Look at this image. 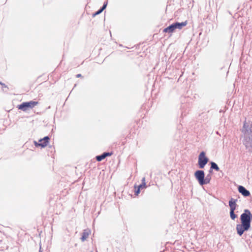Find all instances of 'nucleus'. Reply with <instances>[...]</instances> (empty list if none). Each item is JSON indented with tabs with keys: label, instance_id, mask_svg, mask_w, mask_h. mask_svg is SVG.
Instances as JSON below:
<instances>
[{
	"label": "nucleus",
	"instance_id": "nucleus-10",
	"mask_svg": "<svg viewBox=\"0 0 252 252\" xmlns=\"http://www.w3.org/2000/svg\"><path fill=\"white\" fill-rule=\"evenodd\" d=\"M112 155V153L109 152H104L102 154L97 156L96 157V159L98 161H100L103 159H104L107 156H110Z\"/></svg>",
	"mask_w": 252,
	"mask_h": 252
},
{
	"label": "nucleus",
	"instance_id": "nucleus-9",
	"mask_svg": "<svg viewBox=\"0 0 252 252\" xmlns=\"http://www.w3.org/2000/svg\"><path fill=\"white\" fill-rule=\"evenodd\" d=\"M237 200L232 198L229 201V206L230 207V211H235L236 208V202Z\"/></svg>",
	"mask_w": 252,
	"mask_h": 252
},
{
	"label": "nucleus",
	"instance_id": "nucleus-15",
	"mask_svg": "<svg viewBox=\"0 0 252 252\" xmlns=\"http://www.w3.org/2000/svg\"><path fill=\"white\" fill-rule=\"evenodd\" d=\"M211 173H209L208 175H206L205 178H204V182L203 183V185H206L207 184H209L211 181Z\"/></svg>",
	"mask_w": 252,
	"mask_h": 252
},
{
	"label": "nucleus",
	"instance_id": "nucleus-12",
	"mask_svg": "<svg viewBox=\"0 0 252 252\" xmlns=\"http://www.w3.org/2000/svg\"><path fill=\"white\" fill-rule=\"evenodd\" d=\"M173 24H174L175 29H178L181 30L183 28V27H184L187 25V22L185 21V22H183L182 23L176 22V23H175Z\"/></svg>",
	"mask_w": 252,
	"mask_h": 252
},
{
	"label": "nucleus",
	"instance_id": "nucleus-18",
	"mask_svg": "<svg viewBox=\"0 0 252 252\" xmlns=\"http://www.w3.org/2000/svg\"><path fill=\"white\" fill-rule=\"evenodd\" d=\"M0 85H1L2 86V90L3 91H6V90H5V89H7V90L8 89L7 86L5 84H4V83H3L2 82H0Z\"/></svg>",
	"mask_w": 252,
	"mask_h": 252
},
{
	"label": "nucleus",
	"instance_id": "nucleus-23",
	"mask_svg": "<svg viewBox=\"0 0 252 252\" xmlns=\"http://www.w3.org/2000/svg\"><path fill=\"white\" fill-rule=\"evenodd\" d=\"M38 143H43V141L42 142H38Z\"/></svg>",
	"mask_w": 252,
	"mask_h": 252
},
{
	"label": "nucleus",
	"instance_id": "nucleus-19",
	"mask_svg": "<svg viewBox=\"0 0 252 252\" xmlns=\"http://www.w3.org/2000/svg\"><path fill=\"white\" fill-rule=\"evenodd\" d=\"M107 5V2H105L103 3L102 7L100 8L102 11L106 8Z\"/></svg>",
	"mask_w": 252,
	"mask_h": 252
},
{
	"label": "nucleus",
	"instance_id": "nucleus-17",
	"mask_svg": "<svg viewBox=\"0 0 252 252\" xmlns=\"http://www.w3.org/2000/svg\"><path fill=\"white\" fill-rule=\"evenodd\" d=\"M230 216L232 220H234L237 217V216L235 214L234 211H230Z\"/></svg>",
	"mask_w": 252,
	"mask_h": 252
},
{
	"label": "nucleus",
	"instance_id": "nucleus-3",
	"mask_svg": "<svg viewBox=\"0 0 252 252\" xmlns=\"http://www.w3.org/2000/svg\"><path fill=\"white\" fill-rule=\"evenodd\" d=\"M38 104L37 101H30L29 102H23L19 105L18 108L19 109L26 112L28 110V108H32L34 107Z\"/></svg>",
	"mask_w": 252,
	"mask_h": 252
},
{
	"label": "nucleus",
	"instance_id": "nucleus-14",
	"mask_svg": "<svg viewBox=\"0 0 252 252\" xmlns=\"http://www.w3.org/2000/svg\"><path fill=\"white\" fill-rule=\"evenodd\" d=\"M211 167L209 170V173H211L212 172V170L214 169L217 171H219L220 168L218 165L214 162L212 161L211 163Z\"/></svg>",
	"mask_w": 252,
	"mask_h": 252
},
{
	"label": "nucleus",
	"instance_id": "nucleus-8",
	"mask_svg": "<svg viewBox=\"0 0 252 252\" xmlns=\"http://www.w3.org/2000/svg\"><path fill=\"white\" fill-rule=\"evenodd\" d=\"M238 190L245 197L249 196L250 195V191L242 186H239Z\"/></svg>",
	"mask_w": 252,
	"mask_h": 252
},
{
	"label": "nucleus",
	"instance_id": "nucleus-22",
	"mask_svg": "<svg viewBox=\"0 0 252 252\" xmlns=\"http://www.w3.org/2000/svg\"><path fill=\"white\" fill-rule=\"evenodd\" d=\"M76 77H82V75L81 74H78L77 75H76Z\"/></svg>",
	"mask_w": 252,
	"mask_h": 252
},
{
	"label": "nucleus",
	"instance_id": "nucleus-1",
	"mask_svg": "<svg viewBox=\"0 0 252 252\" xmlns=\"http://www.w3.org/2000/svg\"><path fill=\"white\" fill-rule=\"evenodd\" d=\"M251 212L247 209L240 216L241 224L236 226V230L239 236H242L245 231L248 230L251 227Z\"/></svg>",
	"mask_w": 252,
	"mask_h": 252
},
{
	"label": "nucleus",
	"instance_id": "nucleus-5",
	"mask_svg": "<svg viewBox=\"0 0 252 252\" xmlns=\"http://www.w3.org/2000/svg\"><path fill=\"white\" fill-rule=\"evenodd\" d=\"M194 176L199 182V184L203 186V183L204 182V178L205 177L204 171L197 170L194 173Z\"/></svg>",
	"mask_w": 252,
	"mask_h": 252
},
{
	"label": "nucleus",
	"instance_id": "nucleus-20",
	"mask_svg": "<svg viewBox=\"0 0 252 252\" xmlns=\"http://www.w3.org/2000/svg\"><path fill=\"white\" fill-rule=\"evenodd\" d=\"M102 12V10L101 9H99L98 11H97L96 12H95L94 14H93V16H95L97 15H98L100 13H101V12Z\"/></svg>",
	"mask_w": 252,
	"mask_h": 252
},
{
	"label": "nucleus",
	"instance_id": "nucleus-4",
	"mask_svg": "<svg viewBox=\"0 0 252 252\" xmlns=\"http://www.w3.org/2000/svg\"><path fill=\"white\" fill-rule=\"evenodd\" d=\"M209 160L208 158L205 156V153L201 152L198 156V163L200 168H203Z\"/></svg>",
	"mask_w": 252,
	"mask_h": 252
},
{
	"label": "nucleus",
	"instance_id": "nucleus-13",
	"mask_svg": "<svg viewBox=\"0 0 252 252\" xmlns=\"http://www.w3.org/2000/svg\"><path fill=\"white\" fill-rule=\"evenodd\" d=\"M175 30L174 24H171L169 26L167 27V28H165L163 30V32H168V33H172Z\"/></svg>",
	"mask_w": 252,
	"mask_h": 252
},
{
	"label": "nucleus",
	"instance_id": "nucleus-6",
	"mask_svg": "<svg viewBox=\"0 0 252 252\" xmlns=\"http://www.w3.org/2000/svg\"><path fill=\"white\" fill-rule=\"evenodd\" d=\"M243 143L248 151L252 153V137L244 138Z\"/></svg>",
	"mask_w": 252,
	"mask_h": 252
},
{
	"label": "nucleus",
	"instance_id": "nucleus-24",
	"mask_svg": "<svg viewBox=\"0 0 252 252\" xmlns=\"http://www.w3.org/2000/svg\"><path fill=\"white\" fill-rule=\"evenodd\" d=\"M91 252H93L92 251Z\"/></svg>",
	"mask_w": 252,
	"mask_h": 252
},
{
	"label": "nucleus",
	"instance_id": "nucleus-11",
	"mask_svg": "<svg viewBox=\"0 0 252 252\" xmlns=\"http://www.w3.org/2000/svg\"><path fill=\"white\" fill-rule=\"evenodd\" d=\"M91 231L89 229H85L83 231L82 233V235L81 238V240L82 242L85 241L89 237Z\"/></svg>",
	"mask_w": 252,
	"mask_h": 252
},
{
	"label": "nucleus",
	"instance_id": "nucleus-2",
	"mask_svg": "<svg viewBox=\"0 0 252 252\" xmlns=\"http://www.w3.org/2000/svg\"><path fill=\"white\" fill-rule=\"evenodd\" d=\"M242 132L244 135V138L252 137V122L247 123L245 121L242 129Z\"/></svg>",
	"mask_w": 252,
	"mask_h": 252
},
{
	"label": "nucleus",
	"instance_id": "nucleus-16",
	"mask_svg": "<svg viewBox=\"0 0 252 252\" xmlns=\"http://www.w3.org/2000/svg\"><path fill=\"white\" fill-rule=\"evenodd\" d=\"M142 183L141 185H140L139 186H138V188H139L140 189H143V188H145L146 187V183H145V177H143L142 179Z\"/></svg>",
	"mask_w": 252,
	"mask_h": 252
},
{
	"label": "nucleus",
	"instance_id": "nucleus-21",
	"mask_svg": "<svg viewBox=\"0 0 252 252\" xmlns=\"http://www.w3.org/2000/svg\"><path fill=\"white\" fill-rule=\"evenodd\" d=\"M140 189L138 187V189L135 190V194L138 195L140 192Z\"/></svg>",
	"mask_w": 252,
	"mask_h": 252
},
{
	"label": "nucleus",
	"instance_id": "nucleus-7",
	"mask_svg": "<svg viewBox=\"0 0 252 252\" xmlns=\"http://www.w3.org/2000/svg\"><path fill=\"white\" fill-rule=\"evenodd\" d=\"M49 138L48 136H45L43 139H41L39 140V142H42L43 143H38L36 141H34V145L36 147L40 146L42 148L46 147L49 143Z\"/></svg>",
	"mask_w": 252,
	"mask_h": 252
}]
</instances>
